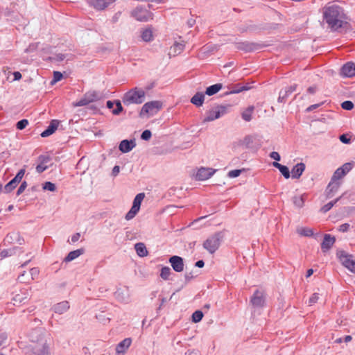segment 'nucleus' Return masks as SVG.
Segmentation results:
<instances>
[{
    "mask_svg": "<svg viewBox=\"0 0 355 355\" xmlns=\"http://www.w3.org/2000/svg\"><path fill=\"white\" fill-rule=\"evenodd\" d=\"M323 22L332 31H340L349 25V18L345 9L338 1L326 3L321 9Z\"/></svg>",
    "mask_w": 355,
    "mask_h": 355,
    "instance_id": "1",
    "label": "nucleus"
},
{
    "mask_svg": "<svg viewBox=\"0 0 355 355\" xmlns=\"http://www.w3.org/2000/svg\"><path fill=\"white\" fill-rule=\"evenodd\" d=\"M33 343L32 345L33 352L35 355H49L50 339L43 336L42 331H35L31 334Z\"/></svg>",
    "mask_w": 355,
    "mask_h": 355,
    "instance_id": "2",
    "label": "nucleus"
},
{
    "mask_svg": "<svg viewBox=\"0 0 355 355\" xmlns=\"http://www.w3.org/2000/svg\"><path fill=\"white\" fill-rule=\"evenodd\" d=\"M145 95L144 89L135 87L127 92L122 99L125 105L141 104L144 101Z\"/></svg>",
    "mask_w": 355,
    "mask_h": 355,
    "instance_id": "3",
    "label": "nucleus"
},
{
    "mask_svg": "<svg viewBox=\"0 0 355 355\" xmlns=\"http://www.w3.org/2000/svg\"><path fill=\"white\" fill-rule=\"evenodd\" d=\"M230 105H216L207 111L203 123L213 121L226 114L230 110Z\"/></svg>",
    "mask_w": 355,
    "mask_h": 355,
    "instance_id": "4",
    "label": "nucleus"
},
{
    "mask_svg": "<svg viewBox=\"0 0 355 355\" xmlns=\"http://www.w3.org/2000/svg\"><path fill=\"white\" fill-rule=\"evenodd\" d=\"M162 107V103L159 101L146 103L139 113L141 117L148 118L156 114Z\"/></svg>",
    "mask_w": 355,
    "mask_h": 355,
    "instance_id": "5",
    "label": "nucleus"
},
{
    "mask_svg": "<svg viewBox=\"0 0 355 355\" xmlns=\"http://www.w3.org/2000/svg\"><path fill=\"white\" fill-rule=\"evenodd\" d=\"M222 236L220 233H216L209 237L203 243V247L211 254L214 253L220 245Z\"/></svg>",
    "mask_w": 355,
    "mask_h": 355,
    "instance_id": "6",
    "label": "nucleus"
},
{
    "mask_svg": "<svg viewBox=\"0 0 355 355\" xmlns=\"http://www.w3.org/2000/svg\"><path fill=\"white\" fill-rule=\"evenodd\" d=\"M145 197V194L144 193H138L134 200L133 205L130 209V210L127 213L125 216L126 220H130L133 218L137 212L139 211L141 203Z\"/></svg>",
    "mask_w": 355,
    "mask_h": 355,
    "instance_id": "7",
    "label": "nucleus"
},
{
    "mask_svg": "<svg viewBox=\"0 0 355 355\" xmlns=\"http://www.w3.org/2000/svg\"><path fill=\"white\" fill-rule=\"evenodd\" d=\"M250 303L254 307L261 308L266 303V293L263 291L256 290L250 298Z\"/></svg>",
    "mask_w": 355,
    "mask_h": 355,
    "instance_id": "8",
    "label": "nucleus"
},
{
    "mask_svg": "<svg viewBox=\"0 0 355 355\" xmlns=\"http://www.w3.org/2000/svg\"><path fill=\"white\" fill-rule=\"evenodd\" d=\"M338 257L340 261L345 268L355 273V259H353L352 255L341 252L338 254Z\"/></svg>",
    "mask_w": 355,
    "mask_h": 355,
    "instance_id": "9",
    "label": "nucleus"
},
{
    "mask_svg": "<svg viewBox=\"0 0 355 355\" xmlns=\"http://www.w3.org/2000/svg\"><path fill=\"white\" fill-rule=\"evenodd\" d=\"M132 16L141 21H146L152 19L151 13L146 9L140 7H137L132 11Z\"/></svg>",
    "mask_w": 355,
    "mask_h": 355,
    "instance_id": "10",
    "label": "nucleus"
},
{
    "mask_svg": "<svg viewBox=\"0 0 355 355\" xmlns=\"http://www.w3.org/2000/svg\"><path fill=\"white\" fill-rule=\"evenodd\" d=\"M25 173L24 169H21L17 173L16 176L10 180L4 187V192L5 193H10L14 189L16 188L17 184L21 182L22 180L24 175Z\"/></svg>",
    "mask_w": 355,
    "mask_h": 355,
    "instance_id": "11",
    "label": "nucleus"
},
{
    "mask_svg": "<svg viewBox=\"0 0 355 355\" xmlns=\"http://www.w3.org/2000/svg\"><path fill=\"white\" fill-rule=\"evenodd\" d=\"M97 99L98 96L96 92H89L86 93L80 101L75 103L73 105L76 107L85 106L90 103L96 101Z\"/></svg>",
    "mask_w": 355,
    "mask_h": 355,
    "instance_id": "12",
    "label": "nucleus"
},
{
    "mask_svg": "<svg viewBox=\"0 0 355 355\" xmlns=\"http://www.w3.org/2000/svg\"><path fill=\"white\" fill-rule=\"evenodd\" d=\"M352 169V166L349 163H346L343 164L341 167L338 168L334 172L331 180L335 181H339L342 178H343L350 170Z\"/></svg>",
    "mask_w": 355,
    "mask_h": 355,
    "instance_id": "13",
    "label": "nucleus"
},
{
    "mask_svg": "<svg viewBox=\"0 0 355 355\" xmlns=\"http://www.w3.org/2000/svg\"><path fill=\"white\" fill-rule=\"evenodd\" d=\"M169 262L173 269L178 272H182L184 270L183 259L179 256H172L169 259Z\"/></svg>",
    "mask_w": 355,
    "mask_h": 355,
    "instance_id": "14",
    "label": "nucleus"
},
{
    "mask_svg": "<svg viewBox=\"0 0 355 355\" xmlns=\"http://www.w3.org/2000/svg\"><path fill=\"white\" fill-rule=\"evenodd\" d=\"M214 171L210 168H201L198 171L196 178L200 181L207 180L214 173Z\"/></svg>",
    "mask_w": 355,
    "mask_h": 355,
    "instance_id": "15",
    "label": "nucleus"
},
{
    "mask_svg": "<svg viewBox=\"0 0 355 355\" xmlns=\"http://www.w3.org/2000/svg\"><path fill=\"white\" fill-rule=\"evenodd\" d=\"M340 74L344 77H352L355 76V64L347 62L343 66Z\"/></svg>",
    "mask_w": 355,
    "mask_h": 355,
    "instance_id": "16",
    "label": "nucleus"
},
{
    "mask_svg": "<svg viewBox=\"0 0 355 355\" xmlns=\"http://www.w3.org/2000/svg\"><path fill=\"white\" fill-rule=\"evenodd\" d=\"M340 186V181H335L334 180H331L326 189L327 198H329L333 197L334 193L338 190Z\"/></svg>",
    "mask_w": 355,
    "mask_h": 355,
    "instance_id": "17",
    "label": "nucleus"
},
{
    "mask_svg": "<svg viewBox=\"0 0 355 355\" xmlns=\"http://www.w3.org/2000/svg\"><path fill=\"white\" fill-rule=\"evenodd\" d=\"M336 239L330 234H325L323 241L321 244V248L323 252L328 251L334 244Z\"/></svg>",
    "mask_w": 355,
    "mask_h": 355,
    "instance_id": "18",
    "label": "nucleus"
},
{
    "mask_svg": "<svg viewBox=\"0 0 355 355\" xmlns=\"http://www.w3.org/2000/svg\"><path fill=\"white\" fill-rule=\"evenodd\" d=\"M114 0H92V6L97 10H104L112 4Z\"/></svg>",
    "mask_w": 355,
    "mask_h": 355,
    "instance_id": "19",
    "label": "nucleus"
},
{
    "mask_svg": "<svg viewBox=\"0 0 355 355\" xmlns=\"http://www.w3.org/2000/svg\"><path fill=\"white\" fill-rule=\"evenodd\" d=\"M184 46L185 45L184 43L175 42L174 44L170 48L168 53L169 56H176L180 54L183 51Z\"/></svg>",
    "mask_w": 355,
    "mask_h": 355,
    "instance_id": "20",
    "label": "nucleus"
},
{
    "mask_svg": "<svg viewBox=\"0 0 355 355\" xmlns=\"http://www.w3.org/2000/svg\"><path fill=\"white\" fill-rule=\"evenodd\" d=\"M132 340L130 338H125L120 342L116 347L117 354H123L130 346Z\"/></svg>",
    "mask_w": 355,
    "mask_h": 355,
    "instance_id": "21",
    "label": "nucleus"
},
{
    "mask_svg": "<svg viewBox=\"0 0 355 355\" xmlns=\"http://www.w3.org/2000/svg\"><path fill=\"white\" fill-rule=\"evenodd\" d=\"M58 124L59 123L58 121L53 120L50 125L48 126L47 129L41 133V136L42 137H46L52 135L57 130Z\"/></svg>",
    "mask_w": 355,
    "mask_h": 355,
    "instance_id": "22",
    "label": "nucleus"
},
{
    "mask_svg": "<svg viewBox=\"0 0 355 355\" xmlns=\"http://www.w3.org/2000/svg\"><path fill=\"white\" fill-rule=\"evenodd\" d=\"M305 169V165L304 163L297 164L291 170V174L293 178H299Z\"/></svg>",
    "mask_w": 355,
    "mask_h": 355,
    "instance_id": "23",
    "label": "nucleus"
},
{
    "mask_svg": "<svg viewBox=\"0 0 355 355\" xmlns=\"http://www.w3.org/2000/svg\"><path fill=\"white\" fill-rule=\"evenodd\" d=\"M135 146V144L132 141H129L128 140H123L119 144V150L122 153L130 152Z\"/></svg>",
    "mask_w": 355,
    "mask_h": 355,
    "instance_id": "24",
    "label": "nucleus"
},
{
    "mask_svg": "<svg viewBox=\"0 0 355 355\" xmlns=\"http://www.w3.org/2000/svg\"><path fill=\"white\" fill-rule=\"evenodd\" d=\"M205 101V95L202 92H197L191 98V103L197 107L202 105Z\"/></svg>",
    "mask_w": 355,
    "mask_h": 355,
    "instance_id": "25",
    "label": "nucleus"
},
{
    "mask_svg": "<svg viewBox=\"0 0 355 355\" xmlns=\"http://www.w3.org/2000/svg\"><path fill=\"white\" fill-rule=\"evenodd\" d=\"M223 87L222 84L217 83L208 87L206 89L205 94L208 96H212L218 93Z\"/></svg>",
    "mask_w": 355,
    "mask_h": 355,
    "instance_id": "26",
    "label": "nucleus"
},
{
    "mask_svg": "<svg viewBox=\"0 0 355 355\" xmlns=\"http://www.w3.org/2000/svg\"><path fill=\"white\" fill-rule=\"evenodd\" d=\"M69 308V305L68 302H62L60 303L57 304L54 306V311L55 313H58L60 314L65 312Z\"/></svg>",
    "mask_w": 355,
    "mask_h": 355,
    "instance_id": "27",
    "label": "nucleus"
},
{
    "mask_svg": "<svg viewBox=\"0 0 355 355\" xmlns=\"http://www.w3.org/2000/svg\"><path fill=\"white\" fill-rule=\"evenodd\" d=\"M83 252H84V250L83 249H78L76 250L71 251L65 257L64 260L67 262L73 261V259H76L77 257L80 256L82 254H83Z\"/></svg>",
    "mask_w": 355,
    "mask_h": 355,
    "instance_id": "28",
    "label": "nucleus"
},
{
    "mask_svg": "<svg viewBox=\"0 0 355 355\" xmlns=\"http://www.w3.org/2000/svg\"><path fill=\"white\" fill-rule=\"evenodd\" d=\"M273 166L279 170L285 178L288 179L290 178V172L287 166L282 165L278 162H273Z\"/></svg>",
    "mask_w": 355,
    "mask_h": 355,
    "instance_id": "29",
    "label": "nucleus"
},
{
    "mask_svg": "<svg viewBox=\"0 0 355 355\" xmlns=\"http://www.w3.org/2000/svg\"><path fill=\"white\" fill-rule=\"evenodd\" d=\"M254 110L253 105L249 106L246 110L242 112V118L245 121H250L252 119V114Z\"/></svg>",
    "mask_w": 355,
    "mask_h": 355,
    "instance_id": "30",
    "label": "nucleus"
},
{
    "mask_svg": "<svg viewBox=\"0 0 355 355\" xmlns=\"http://www.w3.org/2000/svg\"><path fill=\"white\" fill-rule=\"evenodd\" d=\"M137 254L140 257H145L148 254V251L145 245L142 243H137L135 246Z\"/></svg>",
    "mask_w": 355,
    "mask_h": 355,
    "instance_id": "31",
    "label": "nucleus"
},
{
    "mask_svg": "<svg viewBox=\"0 0 355 355\" xmlns=\"http://www.w3.org/2000/svg\"><path fill=\"white\" fill-rule=\"evenodd\" d=\"M141 38L145 42H150L153 39V32L150 29H145L141 33Z\"/></svg>",
    "mask_w": 355,
    "mask_h": 355,
    "instance_id": "32",
    "label": "nucleus"
},
{
    "mask_svg": "<svg viewBox=\"0 0 355 355\" xmlns=\"http://www.w3.org/2000/svg\"><path fill=\"white\" fill-rule=\"evenodd\" d=\"M297 233L301 236H311L313 234L312 229L309 227H300L297 230Z\"/></svg>",
    "mask_w": 355,
    "mask_h": 355,
    "instance_id": "33",
    "label": "nucleus"
},
{
    "mask_svg": "<svg viewBox=\"0 0 355 355\" xmlns=\"http://www.w3.org/2000/svg\"><path fill=\"white\" fill-rule=\"evenodd\" d=\"M295 86H291L286 88L284 91H281L279 93V100L284 99L286 97L288 94H291L295 90Z\"/></svg>",
    "mask_w": 355,
    "mask_h": 355,
    "instance_id": "34",
    "label": "nucleus"
},
{
    "mask_svg": "<svg viewBox=\"0 0 355 355\" xmlns=\"http://www.w3.org/2000/svg\"><path fill=\"white\" fill-rule=\"evenodd\" d=\"M28 297V293L26 291L24 292L22 295H20V294H16L14 297H13V300L15 302H19V303H21L23 302L25 300H26Z\"/></svg>",
    "mask_w": 355,
    "mask_h": 355,
    "instance_id": "35",
    "label": "nucleus"
},
{
    "mask_svg": "<svg viewBox=\"0 0 355 355\" xmlns=\"http://www.w3.org/2000/svg\"><path fill=\"white\" fill-rule=\"evenodd\" d=\"M47 162H48V159L44 157L42 159V162L36 166L37 172H38L39 173H41L43 171H44L48 168L46 164Z\"/></svg>",
    "mask_w": 355,
    "mask_h": 355,
    "instance_id": "36",
    "label": "nucleus"
},
{
    "mask_svg": "<svg viewBox=\"0 0 355 355\" xmlns=\"http://www.w3.org/2000/svg\"><path fill=\"white\" fill-rule=\"evenodd\" d=\"M170 275H171V269L169 267L165 266L162 268L161 272H160V277L163 279H164V280L168 279Z\"/></svg>",
    "mask_w": 355,
    "mask_h": 355,
    "instance_id": "37",
    "label": "nucleus"
},
{
    "mask_svg": "<svg viewBox=\"0 0 355 355\" xmlns=\"http://www.w3.org/2000/svg\"><path fill=\"white\" fill-rule=\"evenodd\" d=\"M339 199L340 198L336 199L334 201L329 202V203L326 204L321 208V211L324 213L327 212L333 207V206L338 201Z\"/></svg>",
    "mask_w": 355,
    "mask_h": 355,
    "instance_id": "38",
    "label": "nucleus"
},
{
    "mask_svg": "<svg viewBox=\"0 0 355 355\" xmlns=\"http://www.w3.org/2000/svg\"><path fill=\"white\" fill-rule=\"evenodd\" d=\"M203 317V313L201 311H196L192 315V319L194 322H200Z\"/></svg>",
    "mask_w": 355,
    "mask_h": 355,
    "instance_id": "39",
    "label": "nucleus"
},
{
    "mask_svg": "<svg viewBox=\"0 0 355 355\" xmlns=\"http://www.w3.org/2000/svg\"><path fill=\"white\" fill-rule=\"evenodd\" d=\"M62 77H63V76H62V73H60L59 71H54L53 72V78L51 80V84L54 85L57 82L61 80Z\"/></svg>",
    "mask_w": 355,
    "mask_h": 355,
    "instance_id": "40",
    "label": "nucleus"
},
{
    "mask_svg": "<svg viewBox=\"0 0 355 355\" xmlns=\"http://www.w3.org/2000/svg\"><path fill=\"white\" fill-rule=\"evenodd\" d=\"M28 125V121L27 119H22L18 121L16 124V127L18 130H23Z\"/></svg>",
    "mask_w": 355,
    "mask_h": 355,
    "instance_id": "41",
    "label": "nucleus"
},
{
    "mask_svg": "<svg viewBox=\"0 0 355 355\" xmlns=\"http://www.w3.org/2000/svg\"><path fill=\"white\" fill-rule=\"evenodd\" d=\"M341 107L343 109L346 110H351L354 107V104L350 101H345L341 104Z\"/></svg>",
    "mask_w": 355,
    "mask_h": 355,
    "instance_id": "42",
    "label": "nucleus"
},
{
    "mask_svg": "<svg viewBox=\"0 0 355 355\" xmlns=\"http://www.w3.org/2000/svg\"><path fill=\"white\" fill-rule=\"evenodd\" d=\"M115 104H116V109H113L112 112L114 115H118L123 110V107L119 101H116L115 102Z\"/></svg>",
    "mask_w": 355,
    "mask_h": 355,
    "instance_id": "43",
    "label": "nucleus"
},
{
    "mask_svg": "<svg viewBox=\"0 0 355 355\" xmlns=\"http://www.w3.org/2000/svg\"><path fill=\"white\" fill-rule=\"evenodd\" d=\"M40 270L37 268H33L30 270V275L31 277L30 278L31 281H33L35 278H37L39 275Z\"/></svg>",
    "mask_w": 355,
    "mask_h": 355,
    "instance_id": "44",
    "label": "nucleus"
},
{
    "mask_svg": "<svg viewBox=\"0 0 355 355\" xmlns=\"http://www.w3.org/2000/svg\"><path fill=\"white\" fill-rule=\"evenodd\" d=\"M43 189H45V190H48V191H54L55 190V185L51 182H45L44 187H43Z\"/></svg>",
    "mask_w": 355,
    "mask_h": 355,
    "instance_id": "45",
    "label": "nucleus"
},
{
    "mask_svg": "<svg viewBox=\"0 0 355 355\" xmlns=\"http://www.w3.org/2000/svg\"><path fill=\"white\" fill-rule=\"evenodd\" d=\"M293 202L296 206H297L299 207H302L304 205L303 196H298V197H295Z\"/></svg>",
    "mask_w": 355,
    "mask_h": 355,
    "instance_id": "46",
    "label": "nucleus"
},
{
    "mask_svg": "<svg viewBox=\"0 0 355 355\" xmlns=\"http://www.w3.org/2000/svg\"><path fill=\"white\" fill-rule=\"evenodd\" d=\"M26 275V272H24L21 275L19 276L18 279L21 283L30 284L31 281L30 280V278L28 277H27L26 278L25 277Z\"/></svg>",
    "mask_w": 355,
    "mask_h": 355,
    "instance_id": "47",
    "label": "nucleus"
},
{
    "mask_svg": "<svg viewBox=\"0 0 355 355\" xmlns=\"http://www.w3.org/2000/svg\"><path fill=\"white\" fill-rule=\"evenodd\" d=\"M151 132L148 130H146L142 132L141 138L144 140H148L151 137Z\"/></svg>",
    "mask_w": 355,
    "mask_h": 355,
    "instance_id": "48",
    "label": "nucleus"
},
{
    "mask_svg": "<svg viewBox=\"0 0 355 355\" xmlns=\"http://www.w3.org/2000/svg\"><path fill=\"white\" fill-rule=\"evenodd\" d=\"M319 299V295L318 293H313L311 297L309 298V305H312L318 302Z\"/></svg>",
    "mask_w": 355,
    "mask_h": 355,
    "instance_id": "49",
    "label": "nucleus"
},
{
    "mask_svg": "<svg viewBox=\"0 0 355 355\" xmlns=\"http://www.w3.org/2000/svg\"><path fill=\"white\" fill-rule=\"evenodd\" d=\"M26 187H27L26 182H23L17 189V195L19 196L20 194H21L24 191V190L26 189Z\"/></svg>",
    "mask_w": 355,
    "mask_h": 355,
    "instance_id": "50",
    "label": "nucleus"
},
{
    "mask_svg": "<svg viewBox=\"0 0 355 355\" xmlns=\"http://www.w3.org/2000/svg\"><path fill=\"white\" fill-rule=\"evenodd\" d=\"M12 254L11 250H4L0 252V259H4Z\"/></svg>",
    "mask_w": 355,
    "mask_h": 355,
    "instance_id": "51",
    "label": "nucleus"
},
{
    "mask_svg": "<svg viewBox=\"0 0 355 355\" xmlns=\"http://www.w3.org/2000/svg\"><path fill=\"white\" fill-rule=\"evenodd\" d=\"M241 170H232L228 173V176L230 178H236L241 174Z\"/></svg>",
    "mask_w": 355,
    "mask_h": 355,
    "instance_id": "52",
    "label": "nucleus"
},
{
    "mask_svg": "<svg viewBox=\"0 0 355 355\" xmlns=\"http://www.w3.org/2000/svg\"><path fill=\"white\" fill-rule=\"evenodd\" d=\"M349 229V224L348 223H344L339 226V231L342 232H345L348 231Z\"/></svg>",
    "mask_w": 355,
    "mask_h": 355,
    "instance_id": "53",
    "label": "nucleus"
},
{
    "mask_svg": "<svg viewBox=\"0 0 355 355\" xmlns=\"http://www.w3.org/2000/svg\"><path fill=\"white\" fill-rule=\"evenodd\" d=\"M270 157L275 160L279 161L280 160V155L277 152H272L270 155Z\"/></svg>",
    "mask_w": 355,
    "mask_h": 355,
    "instance_id": "54",
    "label": "nucleus"
},
{
    "mask_svg": "<svg viewBox=\"0 0 355 355\" xmlns=\"http://www.w3.org/2000/svg\"><path fill=\"white\" fill-rule=\"evenodd\" d=\"M340 140L344 144H349L350 141V139L347 138L345 135L340 136Z\"/></svg>",
    "mask_w": 355,
    "mask_h": 355,
    "instance_id": "55",
    "label": "nucleus"
},
{
    "mask_svg": "<svg viewBox=\"0 0 355 355\" xmlns=\"http://www.w3.org/2000/svg\"><path fill=\"white\" fill-rule=\"evenodd\" d=\"M80 237V233H76L75 234H73L71 236V242L72 243L77 242L79 240Z\"/></svg>",
    "mask_w": 355,
    "mask_h": 355,
    "instance_id": "56",
    "label": "nucleus"
},
{
    "mask_svg": "<svg viewBox=\"0 0 355 355\" xmlns=\"http://www.w3.org/2000/svg\"><path fill=\"white\" fill-rule=\"evenodd\" d=\"M14 80H19L21 78V74L19 71H15L13 73Z\"/></svg>",
    "mask_w": 355,
    "mask_h": 355,
    "instance_id": "57",
    "label": "nucleus"
},
{
    "mask_svg": "<svg viewBox=\"0 0 355 355\" xmlns=\"http://www.w3.org/2000/svg\"><path fill=\"white\" fill-rule=\"evenodd\" d=\"M205 265V263L202 260H200V261H198L196 263V266L198 267V268H202Z\"/></svg>",
    "mask_w": 355,
    "mask_h": 355,
    "instance_id": "58",
    "label": "nucleus"
},
{
    "mask_svg": "<svg viewBox=\"0 0 355 355\" xmlns=\"http://www.w3.org/2000/svg\"><path fill=\"white\" fill-rule=\"evenodd\" d=\"M119 172V166H115L114 168H113V170H112V173L114 175H116Z\"/></svg>",
    "mask_w": 355,
    "mask_h": 355,
    "instance_id": "59",
    "label": "nucleus"
},
{
    "mask_svg": "<svg viewBox=\"0 0 355 355\" xmlns=\"http://www.w3.org/2000/svg\"><path fill=\"white\" fill-rule=\"evenodd\" d=\"M114 103L112 102L111 101H107V107L109 109H112L114 107Z\"/></svg>",
    "mask_w": 355,
    "mask_h": 355,
    "instance_id": "60",
    "label": "nucleus"
},
{
    "mask_svg": "<svg viewBox=\"0 0 355 355\" xmlns=\"http://www.w3.org/2000/svg\"><path fill=\"white\" fill-rule=\"evenodd\" d=\"M319 106L318 104H315V105H312L311 106H309L308 108H307V110L308 111H311L315 108H317Z\"/></svg>",
    "mask_w": 355,
    "mask_h": 355,
    "instance_id": "61",
    "label": "nucleus"
},
{
    "mask_svg": "<svg viewBox=\"0 0 355 355\" xmlns=\"http://www.w3.org/2000/svg\"><path fill=\"white\" fill-rule=\"evenodd\" d=\"M316 90V87H310L309 89H308V92L311 94H313Z\"/></svg>",
    "mask_w": 355,
    "mask_h": 355,
    "instance_id": "62",
    "label": "nucleus"
},
{
    "mask_svg": "<svg viewBox=\"0 0 355 355\" xmlns=\"http://www.w3.org/2000/svg\"><path fill=\"white\" fill-rule=\"evenodd\" d=\"M313 273V269H309L306 272V277H309L310 276L312 275V274Z\"/></svg>",
    "mask_w": 355,
    "mask_h": 355,
    "instance_id": "63",
    "label": "nucleus"
},
{
    "mask_svg": "<svg viewBox=\"0 0 355 355\" xmlns=\"http://www.w3.org/2000/svg\"><path fill=\"white\" fill-rule=\"evenodd\" d=\"M352 339V338L351 336H346L344 338V341L346 343H348V342L351 341Z\"/></svg>",
    "mask_w": 355,
    "mask_h": 355,
    "instance_id": "64",
    "label": "nucleus"
}]
</instances>
